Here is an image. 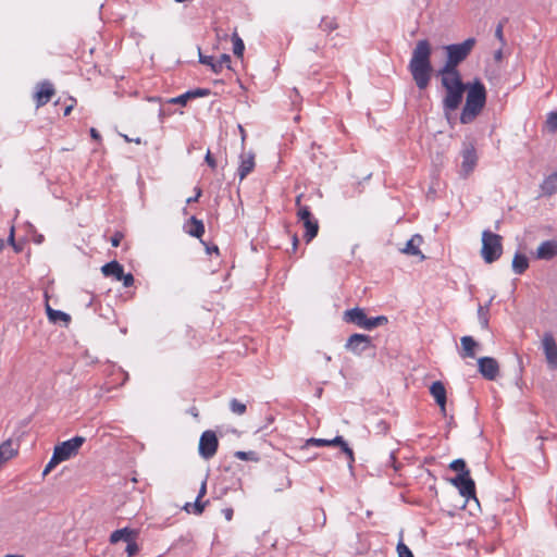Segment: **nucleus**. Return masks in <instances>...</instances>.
Instances as JSON below:
<instances>
[{"label":"nucleus","instance_id":"obj_1","mask_svg":"<svg viewBox=\"0 0 557 557\" xmlns=\"http://www.w3.org/2000/svg\"><path fill=\"white\" fill-rule=\"evenodd\" d=\"M432 46L428 39L418 40L412 50L408 70L420 90L425 89L432 77Z\"/></svg>","mask_w":557,"mask_h":557},{"label":"nucleus","instance_id":"obj_2","mask_svg":"<svg viewBox=\"0 0 557 557\" xmlns=\"http://www.w3.org/2000/svg\"><path fill=\"white\" fill-rule=\"evenodd\" d=\"M441 78L445 95L442 99V109L445 117L450 121L451 114L460 107L466 92L467 83L461 75L437 74Z\"/></svg>","mask_w":557,"mask_h":557},{"label":"nucleus","instance_id":"obj_3","mask_svg":"<svg viewBox=\"0 0 557 557\" xmlns=\"http://www.w3.org/2000/svg\"><path fill=\"white\" fill-rule=\"evenodd\" d=\"M466 91V103L460 113V122L470 124L485 107L486 88L480 79L475 78L473 82L467 83Z\"/></svg>","mask_w":557,"mask_h":557},{"label":"nucleus","instance_id":"obj_4","mask_svg":"<svg viewBox=\"0 0 557 557\" xmlns=\"http://www.w3.org/2000/svg\"><path fill=\"white\" fill-rule=\"evenodd\" d=\"M475 46L474 38H468L460 44H451L445 46L446 61L444 65L438 70L437 74H455L460 75L458 65L463 62L471 53Z\"/></svg>","mask_w":557,"mask_h":557},{"label":"nucleus","instance_id":"obj_5","mask_svg":"<svg viewBox=\"0 0 557 557\" xmlns=\"http://www.w3.org/2000/svg\"><path fill=\"white\" fill-rule=\"evenodd\" d=\"M343 320L346 323L354 324L360 329L371 331L375 327L387 324L388 319L385 315L368 318L364 309L355 307L344 311Z\"/></svg>","mask_w":557,"mask_h":557},{"label":"nucleus","instance_id":"obj_6","mask_svg":"<svg viewBox=\"0 0 557 557\" xmlns=\"http://www.w3.org/2000/svg\"><path fill=\"white\" fill-rule=\"evenodd\" d=\"M502 236L488 230L482 232L481 256L486 263L498 260L503 253Z\"/></svg>","mask_w":557,"mask_h":557},{"label":"nucleus","instance_id":"obj_7","mask_svg":"<svg viewBox=\"0 0 557 557\" xmlns=\"http://www.w3.org/2000/svg\"><path fill=\"white\" fill-rule=\"evenodd\" d=\"M85 441V437L77 435L55 445L53 449L55 457H60L63 461L69 460L70 458L77 455Z\"/></svg>","mask_w":557,"mask_h":557},{"label":"nucleus","instance_id":"obj_8","mask_svg":"<svg viewBox=\"0 0 557 557\" xmlns=\"http://www.w3.org/2000/svg\"><path fill=\"white\" fill-rule=\"evenodd\" d=\"M219 441L216 434L212 430L205 431L199 438L198 453L201 458L209 460L218 450Z\"/></svg>","mask_w":557,"mask_h":557},{"label":"nucleus","instance_id":"obj_9","mask_svg":"<svg viewBox=\"0 0 557 557\" xmlns=\"http://www.w3.org/2000/svg\"><path fill=\"white\" fill-rule=\"evenodd\" d=\"M450 483L458 488L461 496L465 498H475V484L470 476V471L458 473L455 478L449 480Z\"/></svg>","mask_w":557,"mask_h":557},{"label":"nucleus","instance_id":"obj_10","mask_svg":"<svg viewBox=\"0 0 557 557\" xmlns=\"http://www.w3.org/2000/svg\"><path fill=\"white\" fill-rule=\"evenodd\" d=\"M372 347V338L366 334L355 333L345 343V349L360 356Z\"/></svg>","mask_w":557,"mask_h":557},{"label":"nucleus","instance_id":"obj_11","mask_svg":"<svg viewBox=\"0 0 557 557\" xmlns=\"http://www.w3.org/2000/svg\"><path fill=\"white\" fill-rule=\"evenodd\" d=\"M541 343L547 367L557 370V344L554 335L550 332L544 333Z\"/></svg>","mask_w":557,"mask_h":557},{"label":"nucleus","instance_id":"obj_12","mask_svg":"<svg viewBox=\"0 0 557 557\" xmlns=\"http://www.w3.org/2000/svg\"><path fill=\"white\" fill-rule=\"evenodd\" d=\"M302 195L296 197L297 216L304 222L305 238L307 243L313 239V221L311 220V211L308 206H301Z\"/></svg>","mask_w":557,"mask_h":557},{"label":"nucleus","instance_id":"obj_13","mask_svg":"<svg viewBox=\"0 0 557 557\" xmlns=\"http://www.w3.org/2000/svg\"><path fill=\"white\" fill-rule=\"evenodd\" d=\"M462 162L460 174L463 177H467L476 166L478 156L475 148L472 144H468L463 146L461 151Z\"/></svg>","mask_w":557,"mask_h":557},{"label":"nucleus","instance_id":"obj_14","mask_svg":"<svg viewBox=\"0 0 557 557\" xmlns=\"http://www.w3.org/2000/svg\"><path fill=\"white\" fill-rule=\"evenodd\" d=\"M478 369L481 375L488 381H494L499 374V364L497 360L492 357L479 358Z\"/></svg>","mask_w":557,"mask_h":557},{"label":"nucleus","instance_id":"obj_15","mask_svg":"<svg viewBox=\"0 0 557 557\" xmlns=\"http://www.w3.org/2000/svg\"><path fill=\"white\" fill-rule=\"evenodd\" d=\"M199 62L210 66L215 74L221 73L223 67L231 69V57L226 53L221 54L220 58L215 60L212 55H203L199 51Z\"/></svg>","mask_w":557,"mask_h":557},{"label":"nucleus","instance_id":"obj_16","mask_svg":"<svg viewBox=\"0 0 557 557\" xmlns=\"http://www.w3.org/2000/svg\"><path fill=\"white\" fill-rule=\"evenodd\" d=\"M322 446H339L342 451L347 455L349 461L352 462L355 460L352 449L339 435L335 436L333 440L315 438V447Z\"/></svg>","mask_w":557,"mask_h":557},{"label":"nucleus","instance_id":"obj_17","mask_svg":"<svg viewBox=\"0 0 557 557\" xmlns=\"http://www.w3.org/2000/svg\"><path fill=\"white\" fill-rule=\"evenodd\" d=\"M557 255V242L545 240L536 249L535 257L539 260H552Z\"/></svg>","mask_w":557,"mask_h":557},{"label":"nucleus","instance_id":"obj_18","mask_svg":"<svg viewBox=\"0 0 557 557\" xmlns=\"http://www.w3.org/2000/svg\"><path fill=\"white\" fill-rule=\"evenodd\" d=\"M430 393L440 406L443 414L446 413V388L441 381L433 382L430 387Z\"/></svg>","mask_w":557,"mask_h":557},{"label":"nucleus","instance_id":"obj_19","mask_svg":"<svg viewBox=\"0 0 557 557\" xmlns=\"http://www.w3.org/2000/svg\"><path fill=\"white\" fill-rule=\"evenodd\" d=\"M210 95V90L207 88H196L188 90L175 98H172L170 100L171 103L185 106L189 99L199 98V97H207Z\"/></svg>","mask_w":557,"mask_h":557},{"label":"nucleus","instance_id":"obj_20","mask_svg":"<svg viewBox=\"0 0 557 557\" xmlns=\"http://www.w3.org/2000/svg\"><path fill=\"white\" fill-rule=\"evenodd\" d=\"M423 238L421 235L416 234L413 235L407 243L405 248L401 249V251L406 255L410 256H420L421 259H424V256L421 253L420 245L422 244Z\"/></svg>","mask_w":557,"mask_h":557},{"label":"nucleus","instance_id":"obj_21","mask_svg":"<svg viewBox=\"0 0 557 557\" xmlns=\"http://www.w3.org/2000/svg\"><path fill=\"white\" fill-rule=\"evenodd\" d=\"M53 94H54V89L50 83H48V82L41 83L38 91L36 92L37 106L40 107V106L46 104L51 99Z\"/></svg>","mask_w":557,"mask_h":557},{"label":"nucleus","instance_id":"obj_22","mask_svg":"<svg viewBox=\"0 0 557 557\" xmlns=\"http://www.w3.org/2000/svg\"><path fill=\"white\" fill-rule=\"evenodd\" d=\"M255 168V156L248 153L247 156H240V164L238 168L239 180H244Z\"/></svg>","mask_w":557,"mask_h":557},{"label":"nucleus","instance_id":"obj_23","mask_svg":"<svg viewBox=\"0 0 557 557\" xmlns=\"http://www.w3.org/2000/svg\"><path fill=\"white\" fill-rule=\"evenodd\" d=\"M462 351L461 357L462 358H474L475 352L474 348L478 346V343L473 339L471 336H462L460 339Z\"/></svg>","mask_w":557,"mask_h":557},{"label":"nucleus","instance_id":"obj_24","mask_svg":"<svg viewBox=\"0 0 557 557\" xmlns=\"http://www.w3.org/2000/svg\"><path fill=\"white\" fill-rule=\"evenodd\" d=\"M543 195L552 196L557 193V172L548 175L541 184Z\"/></svg>","mask_w":557,"mask_h":557},{"label":"nucleus","instance_id":"obj_25","mask_svg":"<svg viewBox=\"0 0 557 557\" xmlns=\"http://www.w3.org/2000/svg\"><path fill=\"white\" fill-rule=\"evenodd\" d=\"M124 271V268L122 264H120L117 261L113 260L101 268V272L104 276H112L117 281V277L122 275V272Z\"/></svg>","mask_w":557,"mask_h":557},{"label":"nucleus","instance_id":"obj_26","mask_svg":"<svg viewBox=\"0 0 557 557\" xmlns=\"http://www.w3.org/2000/svg\"><path fill=\"white\" fill-rule=\"evenodd\" d=\"M134 535H135V532L128 528L119 529L111 533L110 542L111 543H117L120 541L127 542V541L132 540V537H134Z\"/></svg>","mask_w":557,"mask_h":557},{"label":"nucleus","instance_id":"obj_27","mask_svg":"<svg viewBox=\"0 0 557 557\" xmlns=\"http://www.w3.org/2000/svg\"><path fill=\"white\" fill-rule=\"evenodd\" d=\"M528 258L524 255L517 252L512 259V271L516 274H522L528 269Z\"/></svg>","mask_w":557,"mask_h":557},{"label":"nucleus","instance_id":"obj_28","mask_svg":"<svg viewBox=\"0 0 557 557\" xmlns=\"http://www.w3.org/2000/svg\"><path fill=\"white\" fill-rule=\"evenodd\" d=\"M15 454L12 441L8 440L0 445V462L11 459Z\"/></svg>","mask_w":557,"mask_h":557},{"label":"nucleus","instance_id":"obj_29","mask_svg":"<svg viewBox=\"0 0 557 557\" xmlns=\"http://www.w3.org/2000/svg\"><path fill=\"white\" fill-rule=\"evenodd\" d=\"M47 315H48V319L53 323H57L59 321L69 323L71 320V317L67 313H65L61 310H54V309L50 308L49 306H47Z\"/></svg>","mask_w":557,"mask_h":557},{"label":"nucleus","instance_id":"obj_30","mask_svg":"<svg viewBox=\"0 0 557 557\" xmlns=\"http://www.w3.org/2000/svg\"><path fill=\"white\" fill-rule=\"evenodd\" d=\"M493 298L485 306H479L478 308V320L482 329L488 327V312L490 305L492 304Z\"/></svg>","mask_w":557,"mask_h":557},{"label":"nucleus","instance_id":"obj_31","mask_svg":"<svg viewBox=\"0 0 557 557\" xmlns=\"http://www.w3.org/2000/svg\"><path fill=\"white\" fill-rule=\"evenodd\" d=\"M191 227L187 231V233L193 236L200 238L205 233V225L202 221L197 220L195 216L190 218Z\"/></svg>","mask_w":557,"mask_h":557},{"label":"nucleus","instance_id":"obj_32","mask_svg":"<svg viewBox=\"0 0 557 557\" xmlns=\"http://www.w3.org/2000/svg\"><path fill=\"white\" fill-rule=\"evenodd\" d=\"M232 41H233V52H234V54L236 57H242L243 53H244V50H245L244 41L242 40V38L236 33L233 34Z\"/></svg>","mask_w":557,"mask_h":557},{"label":"nucleus","instance_id":"obj_33","mask_svg":"<svg viewBox=\"0 0 557 557\" xmlns=\"http://www.w3.org/2000/svg\"><path fill=\"white\" fill-rule=\"evenodd\" d=\"M230 409L233 413L242 416L246 412L247 407L244 403L239 401L238 399L232 398L230 401Z\"/></svg>","mask_w":557,"mask_h":557},{"label":"nucleus","instance_id":"obj_34","mask_svg":"<svg viewBox=\"0 0 557 557\" xmlns=\"http://www.w3.org/2000/svg\"><path fill=\"white\" fill-rule=\"evenodd\" d=\"M234 456L240 460H248V461H255L257 462L259 460V456L256 451L249 450V451H235Z\"/></svg>","mask_w":557,"mask_h":557},{"label":"nucleus","instance_id":"obj_35","mask_svg":"<svg viewBox=\"0 0 557 557\" xmlns=\"http://www.w3.org/2000/svg\"><path fill=\"white\" fill-rule=\"evenodd\" d=\"M319 27L321 30L329 33L337 28V23L334 18L324 17L321 20Z\"/></svg>","mask_w":557,"mask_h":557},{"label":"nucleus","instance_id":"obj_36","mask_svg":"<svg viewBox=\"0 0 557 557\" xmlns=\"http://www.w3.org/2000/svg\"><path fill=\"white\" fill-rule=\"evenodd\" d=\"M545 124L550 133H555L557 131V110L547 114Z\"/></svg>","mask_w":557,"mask_h":557},{"label":"nucleus","instance_id":"obj_37","mask_svg":"<svg viewBox=\"0 0 557 557\" xmlns=\"http://www.w3.org/2000/svg\"><path fill=\"white\" fill-rule=\"evenodd\" d=\"M449 468L454 471H458L459 473H463V471H469L467 469L466 461L461 458L451 461Z\"/></svg>","mask_w":557,"mask_h":557},{"label":"nucleus","instance_id":"obj_38","mask_svg":"<svg viewBox=\"0 0 557 557\" xmlns=\"http://www.w3.org/2000/svg\"><path fill=\"white\" fill-rule=\"evenodd\" d=\"M62 461L63 460L60 457L57 456L55 458V453L53 451L52 457L50 458L49 462L46 465L44 469L42 474L47 475L57 465H59Z\"/></svg>","mask_w":557,"mask_h":557},{"label":"nucleus","instance_id":"obj_39","mask_svg":"<svg viewBox=\"0 0 557 557\" xmlns=\"http://www.w3.org/2000/svg\"><path fill=\"white\" fill-rule=\"evenodd\" d=\"M397 553L398 557H413L412 552L403 541H399L397 544Z\"/></svg>","mask_w":557,"mask_h":557},{"label":"nucleus","instance_id":"obj_40","mask_svg":"<svg viewBox=\"0 0 557 557\" xmlns=\"http://www.w3.org/2000/svg\"><path fill=\"white\" fill-rule=\"evenodd\" d=\"M119 282H122L125 287H131L134 284V276L132 273H124L122 272V275L117 277Z\"/></svg>","mask_w":557,"mask_h":557},{"label":"nucleus","instance_id":"obj_41","mask_svg":"<svg viewBox=\"0 0 557 557\" xmlns=\"http://www.w3.org/2000/svg\"><path fill=\"white\" fill-rule=\"evenodd\" d=\"M206 503H201L200 499L196 498L195 503L193 505L186 504L185 509L189 511V506H193L194 513L199 515L203 511Z\"/></svg>","mask_w":557,"mask_h":557},{"label":"nucleus","instance_id":"obj_42","mask_svg":"<svg viewBox=\"0 0 557 557\" xmlns=\"http://www.w3.org/2000/svg\"><path fill=\"white\" fill-rule=\"evenodd\" d=\"M126 543H127L126 548H125L126 554L128 556H134L139 549L137 543L135 542L134 537H132V540L127 541Z\"/></svg>","mask_w":557,"mask_h":557},{"label":"nucleus","instance_id":"obj_43","mask_svg":"<svg viewBox=\"0 0 557 557\" xmlns=\"http://www.w3.org/2000/svg\"><path fill=\"white\" fill-rule=\"evenodd\" d=\"M205 161H206V163H207L210 168L215 169V166H216V162H215L214 158L212 157V154H211L210 150H208V151H207L206 157H205Z\"/></svg>","mask_w":557,"mask_h":557},{"label":"nucleus","instance_id":"obj_44","mask_svg":"<svg viewBox=\"0 0 557 557\" xmlns=\"http://www.w3.org/2000/svg\"><path fill=\"white\" fill-rule=\"evenodd\" d=\"M320 168L324 169L326 173L332 172L335 169L334 162L332 160H327L324 163H320Z\"/></svg>","mask_w":557,"mask_h":557},{"label":"nucleus","instance_id":"obj_45","mask_svg":"<svg viewBox=\"0 0 557 557\" xmlns=\"http://www.w3.org/2000/svg\"><path fill=\"white\" fill-rule=\"evenodd\" d=\"M123 238V235L121 233H115L112 237H111V245L113 247H117L120 246V243Z\"/></svg>","mask_w":557,"mask_h":557},{"label":"nucleus","instance_id":"obj_46","mask_svg":"<svg viewBox=\"0 0 557 557\" xmlns=\"http://www.w3.org/2000/svg\"><path fill=\"white\" fill-rule=\"evenodd\" d=\"M9 243L14 247L15 251H20V248L16 246L14 242V227H11L10 235H9Z\"/></svg>","mask_w":557,"mask_h":557},{"label":"nucleus","instance_id":"obj_47","mask_svg":"<svg viewBox=\"0 0 557 557\" xmlns=\"http://www.w3.org/2000/svg\"><path fill=\"white\" fill-rule=\"evenodd\" d=\"M201 196V189L196 188V195L194 197H190L187 199V203H191L198 200V198Z\"/></svg>","mask_w":557,"mask_h":557},{"label":"nucleus","instance_id":"obj_48","mask_svg":"<svg viewBox=\"0 0 557 557\" xmlns=\"http://www.w3.org/2000/svg\"><path fill=\"white\" fill-rule=\"evenodd\" d=\"M495 36H496L500 41H503V40H504V38H503V25H502V24H499V25L496 27Z\"/></svg>","mask_w":557,"mask_h":557},{"label":"nucleus","instance_id":"obj_49","mask_svg":"<svg viewBox=\"0 0 557 557\" xmlns=\"http://www.w3.org/2000/svg\"><path fill=\"white\" fill-rule=\"evenodd\" d=\"M90 136L96 140L101 138L99 132L94 127L90 128Z\"/></svg>","mask_w":557,"mask_h":557},{"label":"nucleus","instance_id":"obj_50","mask_svg":"<svg viewBox=\"0 0 557 557\" xmlns=\"http://www.w3.org/2000/svg\"><path fill=\"white\" fill-rule=\"evenodd\" d=\"M206 482H202L197 498L200 499L206 494Z\"/></svg>","mask_w":557,"mask_h":557},{"label":"nucleus","instance_id":"obj_51","mask_svg":"<svg viewBox=\"0 0 557 557\" xmlns=\"http://www.w3.org/2000/svg\"><path fill=\"white\" fill-rule=\"evenodd\" d=\"M44 242V235L41 234H35L34 236V243L37 244V245H40L42 244Z\"/></svg>","mask_w":557,"mask_h":557},{"label":"nucleus","instance_id":"obj_52","mask_svg":"<svg viewBox=\"0 0 557 557\" xmlns=\"http://www.w3.org/2000/svg\"><path fill=\"white\" fill-rule=\"evenodd\" d=\"M223 512H224V516H225L226 520H231L232 519V517H233V509L226 508V509H224Z\"/></svg>","mask_w":557,"mask_h":557},{"label":"nucleus","instance_id":"obj_53","mask_svg":"<svg viewBox=\"0 0 557 557\" xmlns=\"http://www.w3.org/2000/svg\"><path fill=\"white\" fill-rule=\"evenodd\" d=\"M238 129H239V133H240V136H242V141L244 143L245 138H246V132H245L244 127L240 124L238 125Z\"/></svg>","mask_w":557,"mask_h":557},{"label":"nucleus","instance_id":"obj_54","mask_svg":"<svg viewBox=\"0 0 557 557\" xmlns=\"http://www.w3.org/2000/svg\"><path fill=\"white\" fill-rule=\"evenodd\" d=\"M208 253H211V251L219 252V248L216 246H213L212 248L207 247Z\"/></svg>","mask_w":557,"mask_h":557},{"label":"nucleus","instance_id":"obj_55","mask_svg":"<svg viewBox=\"0 0 557 557\" xmlns=\"http://www.w3.org/2000/svg\"><path fill=\"white\" fill-rule=\"evenodd\" d=\"M307 446H313V437H310L306 441Z\"/></svg>","mask_w":557,"mask_h":557},{"label":"nucleus","instance_id":"obj_56","mask_svg":"<svg viewBox=\"0 0 557 557\" xmlns=\"http://www.w3.org/2000/svg\"><path fill=\"white\" fill-rule=\"evenodd\" d=\"M321 515H322V524H325L326 517H325V512L323 509H321Z\"/></svg>","mask_w":557,"mask_h":557},{"label":"nucleus","instance_id":"obj_57","mask_svg":"<svg viewBox=\"0 0 557 557\" xmlns=\"http://www.w3.org/2000/svg\"><path fill=\"white\" fill-rule=\"evenodd\" d=\"M71 110H72V106L66 107L64 110V115H69Z\"/></svg>","mask_w":557,"mask_h":557},{"label":"nucleus","instance_id":"obj_58","mask_svg":"<svg viewBox=\"0 0 557 557\" xmlns=\"http://www.w3.org/2000/svg\"><path fill=\"white\" fill-rule=\"evenodd\" d=\"M297 243H298V239H297L296 236H294L293 237V248H294V250L296 249Z\"/></svg>","mask_w":557,"mask_h":557},{"label":"nucleus","instance_id":"obj_59","mask_svg":"<svg viewBox=\"0 0 557 557\" xmlns=\"http://www.w3.org/2000/svg\"><path fill=\"white\" fill-rule=\"evenodd\" d=\"M502 58V50H498L496 53H495V59L496 60H499Z\"/></svg>","mask_w":557,"mask_h":557},{"label":"nucleus","instance_id":"obj_60","mask_svg":"<svg viewBox=\"0 0 557 557\" xmlns=\"http://www.w3.org/2000/svg\"><path fill=\"white\" fill-rule=\"evenodd\" d=\"M28 227H29V231H30V232L36 233V230H35V227H34V225L28 224Z\"/></svg>","mask_w":557,"mask_h":557},{"label":"nucleus","instance_id":"obj_61","mask_svg":"<svg viewBox=\"0 0 557 557\" xmlns=\"http://www.w3.org/2000/svg\"><path fill=\"white\" fill-rule=\"evenodd\" d=\"M8 557H24L22 555H16V554H8Z\"/></svg>","mask_w":557,"mask_h":557},{"label":"nucleus","instance_id":"obj_62","mask_svg":"<svg viewBox=\"0 0 557 557\" xmlns=\"http://www.w3.org/2000/svg\"><path fill=\"white\" fill-rule=\"evenodd\" d=\"M380 425H383V430H384V431L387 429L386 423H385V422H383V421L380 423Z\"/></svg>","mask_w":557,"mask_h":557},{"label":"nucleus","instance_id":"obj_63","mask_svg":"<svg viewBox=\"0 0 557 557\" xmlns=\"http://www.w3.org/2000/svg\"><path fill=\"white\" fill-rule=\"evenodd\" d=\"M318 223L315 222V226H314V230H315V235L318 234Z\"/></svg>","mask_w":557,"mask_h":557},{"label":"nucleus","instance_id":"obj_64","mask_svg":"<svg viewBox=\"0 0 557 557\" xmlns=\"http://www.w3.org/2000/svg\"><path fill=\"white\" fill-rule=\"evenodd\" d=\"M3 247V240L0 239V249Z\"/></svg>","mask_w":557,"mask_h":557}]
</instances>
